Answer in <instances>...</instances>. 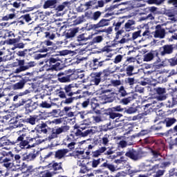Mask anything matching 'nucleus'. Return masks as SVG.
<instances>
[{
	"label": "nucleus",
	"mask_w": 177,
	"mask_h": 177,
	"mask_svg": "<svg viewBox=\"0 0 177 177\" xmlns=\"http://www.w3.org/2000/svg\"><path fill=\"white\" fill-rule=\"evenodd\" d=\"M2 156L0 157L1 162H4L6 168L12 167V161H13V152L9 151H2L1 152Z\"/></svg>",
	"instance_id": "11"
},
{
	"label": "nucleus",
	"mask_w": 177,
	"mask_h": 177,
	"mask_svg": "<svg viewBox=\"0 0 177 177\" xmlns=\"http://www.w3.org/2000/svg\"><path fill=\"white\" fill-rule=\"evenodd\" d=\"M110 26V19L102 18L98 23L94 24H90L87 27L88 31H93L95 35L100 34V32H104L106 30L103 29L104 27Z\"/></svg>",
	"instance_id": "8"
},
{
	"label": "nucleus",
	"mask_w": 177,
	"mask_h": 177,
	"mask_svg": "<svg viewBox=\"0 0 177 177\" xmlns=\"http://www.w3.org/2000/svg\"><path fill=\"white\" fill-rule=\"evenodd\" d=\"M34 33L37 34L39 38H47V39L51 40L56 38V34L53 33L52 31H48V30L44 27H35L34 28Z\"/></svg>",
	"instance_id": "10"
},
{
	"label": "nucleus",
	"mask_w": 177,
	"mask_h": 177,
	"mask_svg": "<svg viewBox=\"0 0 177 177\" xmlns=\"http://www.w3.org/2000/svg\"><path fill=\"white\" fill-rule=\"evenodd\" d=\"M75 129H76V131L75 133V136H79L80 138H85L88 136V135H91V133H93V129H87L84 131V129H85V127H82L80 129H78V127L77 125L74 126Z\"/></svg>",
	"instance_id": "17"
},
{
	"label": "nucleus",
	"mask_w": 177,
	"mask_h": 177,
	"mask_svg": "<svg viewBox=\"0 0 177 177\" xmlns=\"http://www.w3.org/2000/svg\"><path fill=\"white\" fill-rule=\"evenodd\" d=\"M36 131L39 133H44L45 135H49L48 137V140H52L53 139H56L59 138L58 135L63 133V132H67L70 129L68 126H62L57 129L50 128L46 124V123L41 122L35 127Z\"/></svg>",
	"instance_id": "2"
},
{
	"label": "nucleus",
	"mask_w": 177,
	"mask_h": 177,
	"mask_svg": "<svg viewBox=\"0 0 177 177\" xmlns=\"http://www.w3.org/2000/svg\"><path fill=\"white\" fill-rule=\"evenodd\" d=\"M174 47L173 44H165L163 46L159 48V55H160V56L172 55V53H174Z\"/></svg>",
	"instance_id": "16"
},
{
	"label": "nucleus",
	"mask_w": 177,
	"mask_h": 177,
	"mask_svg": "<svg viewBox=\"0 0 177 177\" xmlns=\"http://www.w3.org/2000/svg\"><path fill=\"white\" fill-rule=\"evenodd\" d=\"M16 17V14L15 13H11V14H8L4 17H2L1 21H8V20H13Z\"/></svg>",
	"instance_id": "46"
},
{
	"label": "nucleus",
	"mask_w": 177,
	"mask_h": 177,
	"mask_svg": "<svg viewBox=\"0 0 177 177\" xmlns=\"http://www.w3.org/2000/svg\"><path fill=\"white\" fill-rule=\"evenodd\" d=\"M153 142L154 138L153 137H147L142 140L144 145H153Z\"/></svg>",
	"instance_id": "54"
},
{
	"label": "nucleus",
	"mask_w": 177,
	"mask_h": 177,
	"mask_svg": "<svg viewBox=\"0 0 177 177\" xmlns=\"http://www.w3.org/2000/svg\"><path fill=\"white\" fill-rule=\"evenodd\" d=\"M120 6L119 4H115L111 6H106L104 10V12H108L109 13H114V10L117 9Z\"/></svg>",
	"instance_id": "41"
},
{
	"label": "nucleus",
	"mask_w": 177,
	"mask_h": 177,
	"mask_svg": "<svg viewBox=\"0 0 177 177\" xmlns=\"http://www.w3.org/2000/svg\"><path fill=\"white\" fill-rule=\"evenodd\" d=\"M135 25V21L134 20H131L129 19L127 21V22L124 24V30L127 32H129L131 30H133V28H132V26Z\"/></svg>",
	"instance_id": "36"
},
{
	"label": "nucleus",
	"mask_w": 177,
	"mask_h": 177,
	"mask_svg": "<svg viewBox=\"0 0 177 177\" xmlns=\"http://www.w3.org/2000/svg\"><path fill=\"white\" fill-rule=\"evenodd\" d=\"M169 66V59H165L160 64H158L157 68H161V67H167Z\"/></svg>",
	"instance_id": "53"
},
{
	"label": "nucleus",
	"mask_w": 177,
	"mask_h": 177,
	"mask_svg": "<svg viewBox=\"0 0 177 177\" xmlns=\"http://www.w3.org/2000/svg\"><path fill=\"white\" fill-rule=\"evenodd\" d=\"M107 151V147H101L95 151H93L91 153V156L93 158L91 162V167L93 168H97L99 165H100V161H102V158H99L100 156H103V153ZM97 158V159H95Z\"/></svg>",
	"instance_id": "9"
},
{
	"label": "nucleus",
	"mask_w": 177,
	"mask_h": 177,
	"mask_svg": "<svg viewBox=\"0 0 177 177\" xmlns=\"http://www.w3.org/2000/svg\"><path fill=\"white\" fill-rule=\"evenodd\" d=\"M14 46L11 48L12 50H15V49H23L24 48V46H26V44H24V43L21 42V43H15L13 44Z\"/></svg>",
	"instance_id": "52"
},
{
	"label": "nucleus",
	"mask_w": 177,
	"mask_h": 177,
	"mask_svg": "<svg viewBox=\"0 0 177 177\" xmlns=\"http://www.w3.org/2000/svg\"><path fill=\"white\" fill-rule=\"evenodd\" d=\"M26 84H27V80L21 79L18 82L12 85V89L14 91H20V89H24V86H26Z\"/></svg>",
	"instance_id": "24"
},
{
	"label": "nucleus",
	"mask_w": 177,
	"mask_h": 177,
	"mask_svg": "<svg viewBox=\"0 0 177 177\" xmlns=\"http://www.w3.org/2000/svg\"><path fill=\"white\" fill-rule=\"evenodd\" d=\"M37 48L39 53H55L56 49H57V46L53 41L48 39L41 41L37 45Z\"/></svg>",
	"instance_id": "6"
},
{
	"label": "nucleus",
	"mask_w": 177,
	"mask_h": 177,
	"mask_svg": "<svg viewBox=\"0 0 177 177\" xmlns=\"http://www.w3.org/2000/svg\"><path fill=\"white\" fill-rule=\"evenodd\" d=\"M69 76V81H74V80H78V72L74 71L73 73L68 75Z\"/></svg>",
	"instance_id": "56"
},
{
	"label": "nucleus",
	"mask_w": 177,
	"mask_h": 177,
	"mask_svg": "<svg viewBox=\"0 0 177 177\" xmlns=\"http://www.w3.org/2000/svg\"><path fill=\"white\" fill-rule=\"evenodd\" d=\"M68 5H70V2L64 1L57 7L55 6V10H57V12H62V10H64V8H66V6H68Z\"/></svg>",
	"instance_id": "44"
},
{
	"label": "nucleus",
	"mask_w": 177,
	"mask_h": 177,
	"mask_svg": "<svg viewBox=\"0 0 177 177\" xmlns=\"http://www.w3.org/2000/svg\"><path fill=\"white\" fill-rule=\"evenodd\" d=\"M56 3H57V0H47L44 2L43 8L44 9H48V8L53 9L56 8Z\"/></svg>",
	"instance_id": "29"
},
{
	"label": "nucleus",
	"mask_w": 177,
	"mask_h": 177,
	"mask_svg": "<svg viewBox=\"0 0 177 177\" xmlns=\"http://www.w3.org/2000/svg\"><path fill=\"white\" fill-rule=\"evenodd\" d=\"M32 19H31V16H30V14H26V15H24L22 16H21L19 19H18V23H19L21 25L25 24L24 21L26 23H30V21H31Z\"/></svg>",
	"instance_id": "31"
},
{
	"label": "nucleus",
	"mask_w": 177,
	"mask_h": 177,
	"mask_svg": "<svg viewBox=\"0 0 177 177\" xmlns=\"http://www.w3.org/2000/svg\"><path fill=\"white\" fill-rule=\"evenodd\" d=\"M84 153L85 152L84 151L75 150L71 153H69L68 154V157H74L75 158H77V157H80V156L84 155Z\"/></svg>",
	"instance_id": "39"
},
{
	"label": "nucleus",
	"mask_w": 177,
	"mask_h": 177,
	"mask_svg": "<svg viewBox=\"0 0 177 177\" xmlns=\"http://www.w3.org/2000/svg\"><path fill=\"white\" fill-rule=\"evenodd\" d=\"M57 81L61 83L70 82V77L64 73H59L57 75Z\"/></svg>",
	"instance_id": "28"
},
{
	"label": "nucleus",
	"mask_w": 177,
	"mask_h": 177,
	"mask_svg": "<svg viewBox=\"0 0 177 177\" xmlns=\"http://www.w3.org/2000/svg\"><path fill=\"white\" fill-rule=\"evenodd\" d=\"M102 12L100 11H95L93 13L92 17H91V20H93V21H97L99 19L102 17Z\"/></svg>",
	"instance_id": "48"
},
{
	"label": "nucleus",
	"mask_w": 177,
	"mask_h": 177,
	"mask_svg": "<svg viewBox=\"0 0 177 177\" xmlns=\"http://www.w3.org/2000/svg\"><path fill=\"white\" fill-rule=\"evenodd\" d=\"M104 115H109V118L111 120H114L115 118H121V117H122V114L111 111H109V113H104Z\"/></svg>",
	"instance_id": "34"
},
{
	"label": "nucleus",
	"mask_w": 177,
	"mask_h": 177,
	"mask_svg": "<svg viewBox=\"0 0 177 177\" xmlns=\"http://www.w3.org/2000/svg\"><path fill=\"white\" fill-rule=\"evenodd\" d=\"M78 32V28H74L69 29L67 32L65 34L66 39H70V38H74L75 35Z\"/></svg>",
	"instance_id": "30"
},
{
	"label": "nucleus",
	"mask_w": 177,
	"mask_h": 177,
	"mask_svg": "<svg viewBox=\"0 0 177 177\" xmlns=\"http://www.w3.org/2000/svg\"><path fill=\"white\" fill-rule=\"evenodd\" d=\"M53 173L49 171L48 170L41 172V177H53Z\"/></svg>",
	"instance_id": "62"
},
{
	"label": "nucleus",
	"mask_w": 177,
	"mask_h": 177,
	"mask_svg": "<svg viewBox=\"0 0 177 177\" xmlns=\"http://www.w3.org/2000/svg\"><path fill=\"white\" fill-rule=\"evenodd\" d=\"M164 37H165V29L162 28L155 31V38H164Z\"/></svg>",
	"instance_id": "40"
},
{
	"label": "nucleus",
	"mask_w": 177,
	"mask_h": 177,
	"mask_svg": "<svg viewBox=\"0 0 177 177\" xmlns=\"http://www.w3.org/2000/svg\"><path fill=\"white\" fill-rule=\"evenodd\" d=\"M37 158V155L34 153H25L22 155L21 160L22 161H27V162H30V161H34Z\"/></svg>",
	"instance_id": "25"
},
{
	"label": "nucleus",
	"mask_w": 177,
	"mask_h": 177,
	"mask_svg": "<svg viewBox=\"0 0 177 177\" xmlns=\"http://www.w3.org/2000/svg\"><path fill=\"white\" fill-rule=\"evenodd\" d=\"M151 155L153 156V158H154L155 160H157L158 157L162 156L161 153L159 152V151L158 150L151 149Z\"/></svg>",
	"instance_id": "55"
},
{
	"label": "nucleus",
	"mask_w": 177,
	"mask_h": 177,
	"mask_svg": "<svg viewBox=\"0 0 177 177\" xmlns=\"http://www.w3.org/2000/svg\"><path fill=\"white\" fill-rule=\"evenodd\" d=\"M16 35L15 34V31L6 30L4 34V37L8 38L6 42L8 45H13V44H17V42H20V39L21 37L18 36L15 38Z\"/></svg>",
	"instance_id": "12"
},
{
	"label": "nucleus",
	"mask_w": 177,
	"mask_h": 177,
	"mask_svg": "<svg viewBox=\"0 0 177 177\" xmlns=\"http://www.w3.org/2000/svg\"><path fill=\"white\" fill-rule=\"evenodd\" d=\"M122 57H124V55H116L113 60V63L115 64H118V63H121V62H122Z\"/></svg>",
	"instance_id": "60"
},
{
	"label": "nucleus",
	"mask_w": 177,
	"mask_h": 177,
	"mask_svg": "<svg viewBox=\"0 0 177 177\" xmlns=\"http://www.w3.org/2000/svg\"><path fill=\"white\" fill-rule=\"evenodd\" d=\"M64 140L66 142H64V145H68V143L76 142V140L74 138V134H70V136H67Z\"/></svg>",
	"instance_id": "51"
},
{
	"label": "nucleus",
	"mask_w": 177,
	"mask_h": 177,
	"mask_svg": "<svg viewBox=\"0 0 177 177\" xmlns=\"http://www.w3.org/2000/svg\"><path fill=\"white\" fill-rule=\"evenodd\" d=\"M89 39L88 37H85V33H82L77 36V41L78 43H77V45H86V41Z\"/></svg>",
	"instance_id": "32"
},
{
	"label": "nucleus",
	"mask_w": 177,
	"mask_h": 177,
	"mask_svg": "<svg viewBox=\"0 0 177 177\" xmlns=\"http://www.w3.org/2000/svg\"><path fill=\"white\" fill-rule=\"evenodd\" d=\"M30 93L29 90H26L25 91L20 92L13 97V102H17L19 99H21L22 96H26V95H28Z\"/></svg>",
	"instance_id": "38"
},
{
	"label": "nucleus",
	"mask_w": 177,
	"mask_h": 177,
	"mask_svg": "<svg viewBox=\"0 0 177 177\" xmlns=\"http://www.w3.org/2000/svg\"><path fill=\"white\" fill-rule=\"evenodd\" d=\"M90 76L91 77L90 80L91 85L97 86L102 82V79L100 78V77H102V73L99 72L92 73Z\"/></svg>",
	"instance_id": "21"
},
{
	"label": "nucleus",
	"mask_w": 177,
	"mask_h": 177,
	"mask_svg": "<svg viewBox=\"0 0 177 177\" xmlns=\"http://www.w3.org/2000/svg\"><path fill=\"white\" fill-rule=\"evenodd\" d=\"M108 92H109V93L108 95H105L106 96L105 100L109 103H111L114 102V93L111 92V91L110 90H109Z\"/></svg>",
	"instance_id": "45"
},
{
	"label": "nucleus",
	"mask_w": 177,
	"mask_h": 177,
	"mask_svg": "<svg viewBox=\"0 0 177 177\" xmlns=\"http://www.w3.org/2000/svg\"><path fill=\"white\" fill-rule=\"evenodd\" d=\"M18 64L19 67L16 69V73H21V71H26L27 70H29V68H31V67H34L35 66V62H30L26 64V65H24V59L19 60Z\"/></svg>",
	"instance_id": "15"
},
{
	"label": "nucleus",
	"mask_w": 177,
	"mask_h": 177,
	"mask_svg": "<svg viewBox=\"0 0 177 177\" xmlns=\"http://www.w3.org/2000/svg\"><path fill=\"white\" fill-rule=\"evenodd\" d=\"M45 120V115L44 113L39 114L38 115H30L29 118L23 119V122L30 124V125H35L36 122Z\"/></svg>",
	"instance_id": "14"
},
{
	"label": "nucleus",
	"mask_w": 177,
	"mask_h": 177,
	"mask_svg": "<svg viewBox=\"0 0 177 177\" xmlns=\"http://www.w3.org/2000/svg\"><path fill=\"white\" fill-rule=\"evenodd\" d=\"M153 77L156 82L158 84H164L165 82H167L168 81V79H167V76L165 75L161 74V72L158 71H153Z\"/></svg>",
	"instance_id": "20"
},
{
	"label": "nucleus",
	"mask_w": 177,
	"mask_h": 177,
	"mask_svg": "<svg viewBox=\"0 0 177 177\" xmlns=\"http://www.w3.org/2000/svg\"><path fill=\"white\" fill-rule=\"evenodd\" d=\"M35 132V131H32L30 135L28 136L24 131H19L16 136L11 139L6 140L1 145L2 146H16L20 149H25L30 142H33L38 138L37 134L32 136V133Z\"/></svg>",
	"instance_id": "1"
},
{
	"label": "nucleus",
	"mask_w": 177,
	"mask_h": 177,
	"mask_svg": "<svg viewBox=\"0 0 177 177\" xmlns=\"http://www.w3.org/2000/svg\"><path fill=\"white\" fill-rule=\"evenodd\" d=\"M125 156L126 157H128L129 158H131V160H133L134 161H138V160L142 158V153L133 149L126 152Z\"/></svg>",
	"instance_id": "19"
},
{
	"label": "nucleus",
	"mask_w": 177,
	"mask_h": 177,
	"mask_svg": "<svg viewBox=\"0 0 177 177\" xmlns=\"http://www.w3.org/2000/svg\"><path fill=\"white\" fill-rule=\"evenodd\" d=\"M143 110L144 114L145 115L149 114L151 111H153V108H151V104H147L145 106H143Z\"/></svg>",
	"instance_id": "47"
},
{
	"label": "nucleus",
	"mask_w": 177,
	"mask_h": 177,
	"mask_svg": "<svg viewBox=\"0 0 177 177\" xmlns=\"http://www.w3.org/2000/svg\"><path fill=\"white\" fill-rule=\"evenodd\" d=\"M109 60H110V59L102 60L101 57L93 58L91 62V66L93 70H97L99 67H103V66H104V62H107Z\"/></svg>",
	"instance_id": "18"
},
{
	"label": "nucleus",
	"mask_w": 177,
	"mask_h": 177,
	"mask_svg": "<svg viewBox=\"0 0 177 177\" xmlns=\"http://www.w3.org/2000/svg\"><path fill=\"white\" fill-rule=\"evenodd\" d=\"M146 2L148 5H156V6H160V5L165 2V0H147Z\"/></svg>",
	"instance_id": "42"
},
{
	"label": "nucleus",
	"mask_w": 177,
	"mask_h": 177,
	"mask_svg": "<svg viewBox=\"0 0 177 177\" xmlns=\"http://www.w3.org/2000/svg\"><path fill=\"white\" fill-rule=\"evenodd\" d=\"M109 136L107 134H105L104 137L102 138V143L104 146H109V142L110 140H109Z\"/></svg>",
	"instance_id": "58"
},
{
	"label": "nucleus",
	"mask_w": 177,
	"mask_h": 177,
	"mask_svg": "<svg viewBox=\"0 0 177 177\" xmlns=\"http://www.w3.org/2000/svg\"><path fill=\"white\" fill-rule=\"evenodd\" d=\"M176 104V103H175V100L171 99V100H169L167 103H166V106L169 107V109H171V107H174V106Z\"/></svg>",
	"instance_id": "63"
},
{
	"label": "nucleus",
	"mask_w": 177,
	"mask_h": 177,
	"mask_svg": "<svg viewBox=\"0 0 177 177\" xmlns=\"http://www.w3.org/2000/svg\"><path fill=\"white\" fill-rule=\"evenodd\" d=\"M16 107L24 106L26 113H32L38 109V102H34L30 98H21L16 104Z\"/></svg>",
	"instance_id": "7"
},
{
	"label": "nucleus",
	"mask_w": 177,
	"mask_h": 177,
	"mask_svg": "<svg viewBox=\"0 0 177 177\" xmlns=\"http://www.w3.org/2000/svg\"><path fill=\"white\" fill-rule=\"evenodd\" d=\"M100 168H106L107 169H109L111 172H114L115 171V167L114 166V165L108 163L107 160L100 165Z\"/></svg>",
	"instance_id": "35"
},
{
	"label": "nucleus",
	"mask_w": 177,
	"mask_h": 177,
	"mask_svg": "<svg viewBox=\"0 0 177 177\" xmlns=\"http://www.w3.org/2000/svg\"><path fill=\"white\" fill-rule=\"evenodd\" d=\"M165 174V170L159 169L156 172V174L153 175V177H162Z\"/></svg>",
	"instance_id": "64"
},
{
	"label": "nucleus",
	"mask_w": 177,
	"mask_h": 177,
	"mask_svg": "<svg viewBox=\"0 0 177 177\" xmlns=\"http://www.w3.org/2000/svg\"><path fill=\"white\" fill-rule=\"evenodd\" d=\"M21 160V156H20V155L19 154H13L12 156V161H11V167L12 165H15V164H16V165H20V161Z\"/></svg>",
	"instance_id": "37"
},
{
	"label": "nucleus",
	"mask_w": 177,
	"mask_h": 177,
	"mask_svg": "<svg viewBox=\"0 0 177 177\" xmlns=\"http://www.w3.org/2000/svg\"><path fill=\"white\" fill-rule=\"evenodd\" d=\"M158 55H160V51H158V50L148 53L144 55V62H151V60L154 59V57L158 56Z\"/></svg>",
	"instance_id": "23"
},
{
	"label": "nucleus",
	"mask_w": 177,
	"mask_h": 177,
	"mask_svg": "<svg viewBox=\"0 0 177 177\" xmlns=\"http://www.w3.org/2000/svg\"><path fill=\"white\" fill-rule=\"evenodd\" d=\"M169 66L171 67H175V66H177V56L169 59Z\"/></svg>",
	"instance_id": "59"
},
{
	"label": "nucleus",
	"mask_w": 177,
	"mask_h": 177,
	"mask_svg": "<svg viewBox=\"0 0 177 177\" xmlns=\"http://www.w3.org/2000/svg\"><path fill=\"white\" fill-rule=\"evenodd\" d=\"M33 15L36 17L35 20H44L45 19V14H44V12H39V10H37V12H34Z\"/></svg>",
	"instance_id": "50"
},
{
	"label": "nucleus",
	"mask_w": 177,
	"mask_h": 177,
	"mask_svg": "<svg viewBox=\"0 0 177 177\" xmlns=\"http://www.w3.org/2000/svg\"><path fill=\"white\" fill-rule=\"evenodd\" d=\"M125 82L132 86V85L135 84V77H128L125 79Z\"/></svg>",
	"instance_id": "61"
},
{
	"label": "nucleus",
	"mask_w": 177,
	"mask_h": 177,
	"mask_svg": "<svg viewBox=\"0 0 177 177\" xmlns=\"http://www.w3.org/2000/svg\"><path fill=\"white\" fill-rule=\"evenodd\" d=\"M69 150L67 148L65 149H60L55 151V158H57V160H62V158H66V157L68 156Z\"/></svg>",
	"instance_id": "22"
},
{
	"label": "nucleus",
	"mask_w": 177,
	"mask_h": 177,
	"mask_svg": "<svg viewBox=\"0 0 177 177\" xmlns=\"http://www.w3.org/2000/svg\"><path fill=\"white\" fill-rule=\"evenodd\" d=\"M49 171H53V175L61 174L63 171V167H62V162L57 163V162L53 160L47 165Z\"/></svg>",
	"instance_id": "13"
},
{
	"label": "nucleus",
	"mask_w": 177,
	"mask_h": 177,
	"mask_svg": "<svg viewBox=\"0 0 177 177\" xmlns=\"http://www.w3.org/2000/svg\"><path fill=\"white\" fill-rule=\"evenodd\" d=\"M59 55H52L49 57L46 61V64L44 65V68L46 71H59L62 70V64Z\"/></svg>",
	"instance_id": "5"
},
{
	"label": "nucleus",
	"mask_w": 177,
	"mask_h": 177,
	"mask_svg": "<svg viewBox=\"0 0 177 177\" xmlns=\"http://www.w3.org/2000/svg\"><path fill=\"white\" fill-rule=\"evenodd\" d=\"M98 73H100L101 75H103L104 78L106 80L108 77H110L111 74H113V73H115V71L111 72V71L109 69H104L103 71H100Z\"/></svg>",
	"instance_id": "49"
},
{
	"label": "nucleus",
	"mask_w": 177,
	"mask_h": 177,
	"mask_svg": "<svg viewBox=\"0 0 177 177\" xmlns=\"http://www.w3.org/2000/svg\"><path fill=\"white\" fill-rule=\"evenodd\" d=\"M77 145V142H70L68 144H64L66 147H68V150L70 151H73L74 149H75V145Z\"/></svg>",
	"instance_id": "57"
},
{
	"label": "nucleus",
	"mask_w": 177,
	"mask_h": 177,
	"mask_svg": "<svg viewBox=\"0 0 177 177\" xmlns=\"http://www.w3.org/2000/svg\"><path fill=\"white\" fill-rule=\"evenodd\" d=\"M90 104L93 113L97 114V115H100L102 114V111L100 110V104L97 103V101H91Z\"/></svg>",
	"instance_id": "26"
},
{
	"label": "nucleus",
	"mask_w": 177,
	"mask_h": 177,
	"mask_svg": "<svg viewBox=\"0 0 177 177\" xmlns=\"http://www.w3.org/2000/svg\"><path fill=\"white\" fill-rule=\"evenodd\" d=\"M165 127L171 128V127H174L175 124H176L177 120L174 117H167L164 118Z\"/></svg>",
	"instance_id": "27"
},
{
	"label": "nucleus",
	"mask_w": 177,
	"mask_h": 177,
	"mask_svg": "<svg viewBox=\"0 0 177 177\" xmlns=\"http://www.w3.org/2000/svg\"><path fill=\"white\" fill-rule=\"evenodd\" d=\"M125 110V108H122L121 105H118L109 109V111H114L115 113H122Z\"/></svg>",
	"instance_id": "43"
},
{
	"label": "nucleus",
	"mask_w": 177,
	"mask_h": 177,
	"mask_svg": "<svg viewBox=\"0 0 177 177\" xmlns=\"http://www.w3.org/2000/svg\"><path fill=\"white\" fill-rule=\"evenodd\" d=\"M74 86L72 84H66L64 87H60L59 90H57V95L60 99H65L62 101L64 104H71L74 103V100H78L81 99L82 96H74L75 92L73 91Z\"/></svg>",
	"instance_id": "3"
},
{
	"label": "nucleus",
	"mask_w": 177,
	"mask_h": 177,
	"mask_svg": "<svg viewBox=\"0 0 177 177\" xmlns=\"http://www.w3.org/2000/svg\"><path fill=\"white\" fill-rule=\"evenodd\" d=\"M165 128V120H160L156 124H154L151 127V129H153V131H161Z\"/></svg>",
	"instance_id": "33"
},
{
	"label": "nucleus",
	"mask_w": 177,
	"mask_h": 177,
	"mask_svg": "<svg viewBox=\"0 0 177 177\" xmlns=\"http://www.w3.org/2000/svg\"><path fill=\"white\" fill-rule=\"evenodd\" d=\"M135 62H136V57H127L126 60L122 65V68H120V66H117L115 70V71H117V70H120V73L126 72L127 77H132V75H133V70H135V66L129 64H131V63H135Z\"/></svg>",
	"instance_id": "4"
}]
</instances>
